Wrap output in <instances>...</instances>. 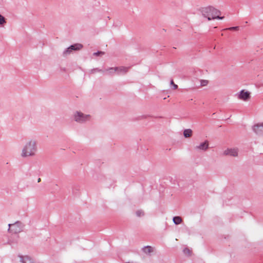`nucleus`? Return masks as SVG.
<instances>
[{
    "mask_svg": "<svg viewBox=\"0 0 263 263\" xmlns=\"http://www.w3.org/2000/svg\"><path fill=\"white\" fill-rule=\"evenodd\" d=\"M199 10L202 16L206 18L208 21L215 19L222 20L224 18L223 16H220L221 14L220 11L213 6H209L202 7Z\"/></svg>",
    "mask_w": 263,
    "mask_h": 263,
    "instance_id": "obj_1",
    "label": "nucleus"
},
{
    "mask_svg": "<svg viewBox=\"0 0 263 263\" xmlns=\"http://www.w3.org/2000/svg\"><path fill=\"white\" fill-rule=\"evenodd\" d=\"M37 151L36 143L34 141L30 140L26 142L22 151L23 157L31 156L35 155Z\"/></svg>",
    "mask_w": 263,
    "mask_h": 263,
    "instance_id": "obj_2",
    "label": "nucleus"
},
{
    "mask_svg": "<svg viewBox=\"0 0 263 263\" xmlns=\"http://www.w3.org/2000/svg\"><path fill=\"white\" fill-rule=\"evenodd\" d=\"M9 231L13 233H19L22 230V223L20 222H16L13 224H9Z\"/></svg>",
    "mask_w": 263,
    "mask_h": 263,
    "instance_id": "obj_3",
    "label": "nucleus"
},
{
    "mask_svg": "<svg viewBox=\"0 0 263 263\" xmlns=\"http://www.w3.org/2000/svg\"><path fill=\"white\" fill-rule=\"evenodd\" d=\"M89 118V115H84L81 112H77L74 115V119L77 122H82Z\"/></svg>",
    "mask_w": 263,
    "mask_h": 263,
    "instance_id": "obj_4",
    "label": "nucleus"
},
{
    "mask_svg": "<svg viewBox=\"0 0 263 263\" xmlns=\"http://www.w3.org/2000/svg\"><path fill=\"white\" fill-rule=\"evenodd\" d=\"M250 98V93L247 91L242 90L238 95V98L243 101H247Z\"/></svg>",
    "mask_w": 263,
    "mask_h": 263,
    "instance_id": "obj_5",
    "label": "nucleus"
},
{
    "mask_svg": "<svg viewBox=\"0 0 263 263\" xmlns=\"http://www.w3.org/2000/svg\"><path fill=\"white\" fill-rule=\"evenodd\" d=\"M82 47H83L82 45H81L80 44H76L71 45L70 47H69L67 49V50L66 51H65L64 52V53L65 55H66L67 54L70 53V51L71 50H80L81 49H82Z\"/></svg>",
    "mask_w": 263,
    "mask_h": 263,
    "instance_id": "obj_6",
    "label": "nucleus"
},
{
    "mask_svg": "<svg viewBox=\"0 0 263 263\" xmlns=\"http://www.w3.org/2000/svg\"><path fill=\"white\" fill-rule=\"evenodd\" d=\"M238 151L237 149H227L223 152V155H230L234 157L237 156Z\"/></svg>",
    "mask_w": 263,
    "mask_h": 263,
    "instance_id": "obj_7",
    "label": "nucleus"
},
{
    "mask_svg": "<svg viewBox=\"0 0 263 263\" xmlns=\"http://www.w3.org/2000/svg\"><path fill=\"white\" fill-rule=\"evenodd\" d=\"M208 147H209V142L207 141H205V142L200 143L199 145L195 147V148L196 149L205 151L208 148Z\"/></svg>",
    "mask_w": 263,
    "mask_h": 263,
    "instance_id": "obj_8",
    "label": "nucleus"
},
{
    "mask_svg": "<svg viewBox=\"0 0 263 263\" xmlns=\"http://www.w3.org/2000/svg\"><path fill=\"white\" fill-rule=\"evenodd\" d=\"M254 131L257 134H261L263 133V124H257L254 126Z\"/></svg>",
    "mask_w": 263,
    "mask_h": 263,
    "instance_id": "obj_9",
    "label": "nucleus"
},
{
    "mask_svg": "<svg viewBox=\"0 0 263 263\" xmlns=\"http://www.w3.org/2000/svg\"><path fill=\"white\" fill-rule=\"evenodd\" d=\"M20 258L23 263H33L31 259L28 256H20Z\"/></svg>",
    "mask_w": 263,
    "mask_h": 263,
    "instance_id": "obj_10",
    "label": "nucleus"
},
{
    "mask_svg": "<svg viewBox=\"0 0 263 263\" xmlns=\"http://www.w3.org/2000/svg\"><path fill=\"white\" fill-rule=\"evenodd\" d=\"M192 130L191 129H185L183 132V135L185 138L191 137L192 135Z\"/></svg>",
    "mask_w": 263,
    "mask_h": 263,
    "instance_id": "obj_11",
    "label": "nucleus"
},
{
    "mask_svg": "<svg viewBox=\"0 0 263 263\" xmlns=\"http://www.w3.org/2000/svg\"><path fill=\"white\" fill-rule=\"evenodd\" d=\"M122 69H123V68H109V69L107 70V71L109 73H111L115 72L116 71H118L119 70L121 71ZM124 69L126 71L127 70V69L126 68H124Z\"/></svg>",
    "mask_w": 263,
    "mask_h": 263,
    "instance_id": "obj_12",
    "label": "nucleus"
},
{
    "mask_svg": "<svg viewBox=\"0 0 263 263\" xmlns=\"http://www.w3.org/2000/svg\"><path fill=\"white\" fill-rule=\"evenodd\" d=\"M173 221L175 224H178L181 223V222H182V219L179 216H176L174 217Z\"/></svg>",
    "mask_w": 263,
    "mask_h": 263,
    "instance_id": "obj_13",
    "label": "nucleus"
},
{
    "mask_svg": "<svg viewBox=\"0 0 263 263\" xmlns=\"http://www.w3.org/2000/svg\"><path fill=\"white\" fill-rule=\"evenodd\" d=\"M143 251L145 253H149L153 251V248L151 246H147L144 248Z\"/></svg>",
    "mask_w": 263,
    "mask_h": 263,
    "instance_id": "obj_14",
    "label": "nucleus"
},
{
    "mask_svg": "<svg viewBox=\"0 0 263 263\" xmlns=\"http://www.w3.org/2000/svg\"><path fill=\"white\" fill-rule=\"evenodd\" d=\"M209 81L208 80H201L200 85L201 87L206 86L208 85Z\"/></svg>",
    "mask_w": 263,
    "mask_h": 263,
    "instance_id": "obj_15",
    "label": "nucleus"
},
{
    "mask_svg": "<svg viewBox=\"0 0 263 263\" xmlns=\"http://www.w3.org/2000/svg\"><path fill=\"white\" fill-rule=\"evenodd\" d=\"M136 214L138 217H140L144 215V212L141 210H138L137 211Z\"/></svg>",
    "mask_w": 263,
    "mask_h": 263,
    "instance_id": "obj_16",
    "label": "nucleus"
},
{
    "mask_svg": "<svg viewBox=\"0 0 263 263\" xmlns=\"http://www.w3.org/2000/svg\"><path fill=\"white\" fill-rule=\"evenodd\" d=\"M5 22V18L0 14V24H2Z\"/></svg>",
    "mask_w": 263,
    "mask_h": 263,
    "instance_id": "obj_17",
    "label": "nucleus"
},
{
    "mask_svg": "<svg viewBox=\"0 0 263 263\" xmlns=\"http://www.w3.org/2000/svg\"><path fill=\"white\" fill-rule=\"evenodd\" d=\"M171 84L173 86V88L174 89H177L178 88V86L177 85L175 84L173 81V80H172L171 81Z\"/></svg>",
    "mask_w": 263,
    "mask_h": 263,
    "instance_id": "obj_18",
    "label": "nucleus"
},
{
    "mask_svg": "<svg viewBox=\"0 0 263 263\" xmlns=\"http://www.w3.org/2000/svg\"><path fill=\"white\" fill-rule=\"evenodd\" d=\"M228 29L230 30H237L238 29V27H232L228 28Z\"/></svg>",
    "mask_w": 263,
    "mask_h": 263,
    "instance_id": "obj_19",
    "label": "nucleus"
},
{
    "mask_svg": "<svg viewBox=\"0 0 263 263\" xmlns=\"http://www.w3.org/2000/svg\"><path fill=\"white\" fill-rule=\"evenodd\" d=\"M104 54V52H96V53H94V54L95 55H100V54Z\"/></svg>",
    "mask_w": 263,
    "mask_h": 263,
    "instance_id": "obj_20",
    "label": "nucleus"
},
{
    "mask_svg": "<svg viewBox=\"0 0 263 263\" xmlns=\"http://www.w3.org/2000/svg\"><path fill=\"white\" fill-rule=\"evenodd\" d=\"M184 253H186V252H189V250L187 249H184Z\"/></svg>",
    "mask_w": 263,
    "mask_h": 263,
    "instance_id": "obj_21",
    "label": "nucleus"
},
{
    "mask_svg": "<svg viewBox=\"0 0 263 263\" xmlns=\"http://www.w3.org/2000/svg\"><path fill=\"white\" fill-rule=\"evenodd\" d=\"M41 181V178H39L37 180V182H39Z\"/></svg>",
    "mask_w": 263,
    "mask_h": 263,
    "instance_id": "obj_22",
    "label": "nucleus"
}]
</instances>
